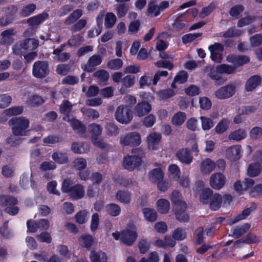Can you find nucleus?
Listing matches in <instances>:
<instances>
[{
	"label": "nucleus",
	"instance_id": "1",
	"mask_svg": "<svg viewBox=\"0 0 262 262\" xmlns=\"http://www.w3.org/2000/svg\"><path fill=\"white\" fill-rule=\"evenodd\" d=\"M9 123L12 125V134L17 137L27 136L29 134L30 120L24 117H18L11 119Z\"/></svg>",
	"mask_w": 262,
	"mask_h": 262
},
{
	"label": "nucleus",
	"instance_id": "2",
	"mask_svg": "<svg viewBox=\"0 0 262 262\" xmlns=\"http://www.w3.org/2000/svg\"><path fill=\"white\" fill-rule=\"evenodd\" d=\"M141 143V137L137 132H132L122 135L119 137V143L124 147H134L139 146Z\"/></svg>",
	"mask_w": 262,
	"mask_h": 262
},
{
	"label": "nucleus",
	"instance_id": "3",
	"mask_svg": "<svg viewBox=\"0 0 262 262\" xmlns=\"http://www.w3.org/2000/svg\"><path fill=\"white\" fill-rule=\"evenodd\" d=\"M133 117L132 112L128 106L120 105L116 108L115 118L118 122L127 124L130 123Z\"/></svg>",
	"mask_w": 262,
	"mask_h": 262
},
{
	"label": "nucleus",
	"instance_id": "4",
	"mask_svg": "<svg viewBox=\"0 0 262 262\" xmlns=\"http://www.w3.org/2000/svg\"><path fill=\"white\" fill-rule=\"evenodd\" d=\"M138 237L136 227L133 224L128 225V228L121 232V241L127 246H131Z\"/></svg>",
	"mask_w": 262,
	"mask_h": 262
},
{
	"label": "nucleus",
	"instance_id": "5",
	"mask_svg": "<svg viewBox=\"0 0 262 262\" xmlns=\"http://www.w3.org/2000/svg\"><path fill=\"white\" fill-rule=\"evenodd\" d=\"M236 92V85L234 83H229L223 86L214 92L216 98L224 100L232 97Z\"/></svg>",
	"mask_w": 262,
	"mask_h": 262
},
{
	"label": "nucleus",
	"instance_id": "6",
	"mask_svg": "<svg viewBox=\"0 0 262 262\" xmlns=\"http://www.w3.org/2000/svg\"><path fill=\"white\" fill-rule=\"evenodd\" d=\"M49 73V67L48 62L37 61L34 62L32 68L33 75L39 79L46 77Z\"/></svg>",
	"mask_w": 262,
	"mask_h": 262
},
{
	"label": "nucleus",
	"instance_id": "7",
	"mask_svg": "<svg viewBox=\"0 0 262 262\" xmlns=\"http://www.w3.org/2000/svg\"><path fill=\"white\" fill-rule=\"evenodd\" d=\"M204 73L211 79L215 81V85H221L225 83L227 79L222 77L217 70V67L208 65L204 69Z\"/></svg>",
	"mask_w": 262,
	"mask_h": 262
},
{
	"label": "nucleus",
	"instance_id": "8",
	"mask_svg": "<svg viewBox=\"0 0 262 262\" xmlns=\"http://www.w3.org/2000/svg\"><path fill=\"white\" fill-rule=\"evenodd\" d=\"M226 183V178L221 172L214 173L210 177V186L214 190H220L225 185Z\"/></svg>",
	"mask_w": 262,
	"mask_h": 262
},
{
	"label": "nucleus",
	"instance_id": "9",
	"mask_svg": "<svg viewBox=\"0 0 262 262\" xmlns=\"http://www.w3.org/2000/svg\"><path fill=\"white\" fill-rule=\"evenodd\" d=\"M102 61V57L98 54L91 56L86 63L82 65L81 68L85 72H92L95 70L96 67L99 66Z\"/></svg>",
	"mask_w": 262,
	"mask_h": 262
},
{
	"label": "nucleus",
	"instance_id": "10",
	"mask_svg": "<svg viewBox=\"0 0 262 262\" xmlns=\"http://www.w3.org/2000/svg\"><path fill=\"white\" fill-rule=\"evenodd\" d=\"M152 110L151 105L147 101H142L138 103L134 108L135 115L138 117H142L149 114Z\"/></svg>",
	"mask_w": 262,
	"mask_h": 262
},
{
	"label": "nucleus",
	"instance_id": "11",
	"mask_svg": "<svg viewBox=\"0 0 262 262\" xmlns=\"http://www.w3.org/2000/svg\"><path fill=\"white\" fill-rule=\"evenodd\" d=\"M208 49L211 53V59L216 62L220 63L222 60V52L224 50L223 45L220 43H215L208 47Z\"/></svg>",
	"mask_w": 262,
	"mask_h": 262
},
{
	"label": "nucleus",
	"instance_id": "12",
	"mask_svg": "<svg viewBox=\"0 0 262 262\" xmlns=\"http://www.w3.org/2000/svg\"><path fill=\"white\" fill-rule=\"evenodd\" d=\"M142 161L140 158H137L132 156H126L123 158V166L124 168L133 170L136 167H139L141 165Z\"/></svg>",
	"mask_w": 262,
	"mask_h": 262
},
{
	"label": "nucleus",
	"instance_id": "13",
	"mask_svg": "<svg viewBox=\"0 0 262 262\" xmlns=\"http://www.w3.org/2000/svg\"><path fill=\"white\" fill-rule=\"evenodd\" d=\"M176 157L178 160L183 164H190L193 160V156L190 150L187 148H182L176 153Z\"/></svg>",
	"mask_w": 262,
	"mask_h": 262
},
{
	"label": "nucleus",
	"instance_id": "14",
	"mask_svg": "<svg viewBox=\"0 0 262 262\" xmlns=\"http://www.w3.org/2000/svg\"><path fill=\"white\" fill-rule=\"evenodd\" d=\"M215 167V162L210 158L203 160L200 164V171L204 174H209Z\"/></svg>",
	"mask_w": 262,
	"mask_h": 262
},
{
	"label": "nucleus",
	"instance_id": "15",
	"mask_svg": "<svg viewBox=\"0 0 262 262\" xmlns=\"http://www.w3.org/2000/svg\"><path fill=\"white\" fill-rule=\"evenodd\" d=\"M227 60L233 63L235 66H243L249 62V58L246 55L236 56L234 55H229L227 57Z\"/></svg>",
	"mask_w": 262,
	"mask_h": 262
},
{
	"label": "nucleus",
	"instance_id": "16",
	"mask_svg": "<svg viewBox=\"0 0 262 262\" xmlns=\"http://www.w3.org/2000/svg\"><path fill=\"white\" fill-rule=\"evenodd\" d=\"M261 81V78L259 75H255L250 77L245 83V90L250 92L259 85Z\"/></svg>",
	"mask_w": 262,
	"mask_h": 262
},
{
	"label": "nucleus",
	"instance_id": "17",
	"mask_svg": "<svg viewBox=\"0 0 262 262\" xmlns=\"http://www.w3.org/2000/svg\"><path fill=\"white\" fill-rule=\"evenodd\" d=\"M68 194L72 200H76L80 199L84 196V188L80 184L75 185L68 192Z\"/></svg>",
	"mask_w": 262,
	"mask_h": 262
},
{
	"label": "nucleus",
	"instance_id": "18",
	"mask_svg": "<svg viewBox=\"0 0 262 262\" xmlns=\"http://www.w3.org/2000/svg\"><path fill=\"white\" fill-rule=\"evenodd\" d=\"M93 76L97 79L98 83L102 85H105L107 84V82L110 77L108 72L103 69L96 71L93 73Z\"/></svg>",
	"mask_w": 262,
	"mask_h": 262
},
{
	"label": "nucleus",
	"instance_id": "19",
	"mask_svg": "<svg viewBox=\"0 0 262 262\" xmlns=\"http://www.w3.org/2000/svg\"><path fill=\"white\" fill-rule=\"evenodd\" d=\"M161 140V135L159 133H152L147 137L146 142L149 149H155L157 145Z\"/></svg>",
	"mask_w": 262,
	"mask_h": 262
},
{
	"label": "nucleus",
	"instance_id": "20",
	"mask_svg": "<svg viewBox=\"0 0 262 262\" xmlns=\"http://www.w3.org/2000/svg\"><path fill=\"white\" fill-rule=\"evenodd\" d=\"M164 172L160 168L151 170L148 173L149 180L152 183H157L163 180Z\"/></svg>",
	"mask_w": 262,
	"mask_h": 262
},
{
	"label": "nucleus",
	"instance_id": "21",
	"mask_svg": "<svg viewBox=\"0 0 262 262\" xmlns=\"http://www.w3.org/2000/svg\"><path fill=\"white\" fill-rule=\"evenodd\" d=\"M241 147L239 145H234L227 148V157L231 160L235 161L241 157Z\"/></svg>",
	"mask_w": 262,
	"mask_h": 262
},
{
	"label": "nucleus",
	"instance_id": "22",
	"mask_svg": "<svg viewBox=\"0 0 262 262\" xmlns=\"http://www.w3.org/2000/svg\"><path fill=\"white\" fill-rule=\"evenodd\" d=\"M250 225L248 223H246L241 226H236L232 230V233L230 236L237 238L242 236L250 228Z\"/></svg>",
	"mask_w": 262,
	"mask_h": 262
},
{
	"label": "nucleus",
	"instance_id": "23",
	"mask_svg": "<svg viewBox=\"0 0 262 262\" xmlns=\"http://www.w3.org/2000/svg\"><path fill=\"white\" fill-rule=\"evenodd\" d=\"M91 262H107V256L105 253L102 251H92L90 254Z\"/></svg>",
	"mask_w": 262,
	"mask_h": 262
},
{
	"label": "nucleus",
	"instance_id": "24",
	"mask_svg": "<svg viewBox=\"0 0 262 262\" xmlns=\"http://www.w3.org/2000/svg\"><path fill=\"white\" fill-rule=\"evenodd\" d=\"M161 12L160 7L156 4L154 1L150 2L147 6L146 14L150 17H156Z\"/></svg>",
	"mask_w": 262,
	"mask_h": 262
},
{
	"label": "nucleus",
	"instance_id": "25",
	"mask_svg": "<svg viewBox=\"0 0 262 262\" xmlns=\"http://www.w3.org/2000/svg\"><path fill=\"white\" fill-rule=\"evenodd\" d=\"M38 41L34 38H28L20 42L23 49L25 50H33L38 46Z\"/></svg>",
	"mask_w": 262,
	"mask_h": 262
},
{
	"label": "nucleus",
	"instance_id": "26",
	"mask_svg": "<svg viewBox=\"0 0 262 262\" xmlns=\"http://www.w3.org/2000/svg\"><path fill=\"white\" fill-rule=\"evenodd\" d=\"M222 202V195L218 193H214L212 196L210 201L209 206L210 209L214 211L218 210L221 207Z\"/></svg>",
	"mask_w": 262,
	"mask_h": 262
},
{
	"label": "nucleus",
	"instance_id": "27",
	"mask_svg": "<svg viewBox=\"0 0 262 262\" xmlns=\"http://www.w3.org/2000/svg\"><path fill=\"white\" fill-rule=\"evenodd\" d=\"M49 15L47 13H42L36 16L29 18L27 23L31 26H36L41 24L43 20L47 19Z\"/></svg>",
	"mask_w": 262,
	"mask_h": 262
},
{
	"label": "nucleus",
	"instance_id": "28",
	"mask_svg": "<svg viewBox=\"0 0 262 262\" xmlns=\"http://www.w3.org/2000/svg\"><path fill=\"white\" fill-rule=\"evenodd\" d=\"M261 171V165L258 163L250 164L247 170L248 176L251 177H255L259 174Z\"/></svg>",
	"mask_w": 262,
	"mask_h": 262
},
{
	"label": "nucleus",
	"instance_id": "29",
	"mask_svg": "<svg viewBox=\"0 0 262 262\" xmlns=\"http://www.w3.org/2000/svg\"><path fill=\"white\" fill-rule=\"evenodd\" d=\"M106 135L110 137L117 136L119 133V129L117 125L111 122H106L104 126Z\"/></svg>",
	"mask_w": 262,
	"mask_h": 262
},
{
	"label": "nucleus",
	"instance_id": "30",
	"mask_svg": "<svg viewBox=\"0 0 262 262\" xmlns=\"http://www.w3.org/2000/svg\"><path fill=\"white\" fill-rule=\"evenodd\" d=\"M52 158L55 162L60 164L67 163L69 161L67 154L60 151L53 152Z\"/></svg>",
	"mask_w": 262,
	"mask_h": 262
},
{
	"label": "nucleus",
	"instance_id": "31",
	"mask_svg": "<svg viewBox=\"0 0 262 262\" xmlns=\"http://www.w3.org/2000/svg\"><path fill=\"white\" fill-rule=\"evenodd\" d=\"M186 119V115L183 112H178L174 114L171 119V123L175 126H180Z\"/></svg>",
	"mask_w": 262,
	"mask_h": 262
},
{
	"label": "nucleus",
	"instance_id": "32",
	"mask_svg": "<svg viewBox=\"0 0 262 262\" xmlns=\"http://www.w3.org/2000/svg\"><path fill=\"white\" fill-rule=\"evenodd\" d=\"M83 12L81 9H76L73 11L64 20V23L70 25L78 20L82 15Z\"/></svg>",
	"mask_w": 262,
	"mask_h": 262
},
{
	"label": "nucleus",
	"instance_id": "33",
	"mask_svg": "<svg viewBox=\"0 0 262 262\" xmlns=\"http://www.w3.org/2000/svg\"><path fill=\"white\" fill-rule=\"evenodd\" d=\"M246 136L247 134L245 130L243 129H238L231 132L228 136V139L229 140L238 141L245 139Z\"/></svg>",
	"mask_w": 262,
	"mask_h": 262
},
{
	"label": "nucleus",
	"instance_id": "34",
	"mask_svg": "<svg viewBox=\"0 0 262 262\" xmlns=\"http://www.w3.org/2000/svg\"><path fill=\"white\" fill-rule=\"evenodd\" d=\"M70 122L73 129L77 134L82 136L85 133L86 127L80 121L74 119Z\"/></svg>",
	"mask_w": 262,
	"mask_h": 262
},
{
	"label": "nucleus",
	"instance_id": "35",
	"mask_svg": "<svg viewBox=\"0 0 262 262\" xmlns=\"http://www.w3.org/2000/svg\"><path fill=\"white\" fill-rule=\"evenodd\" d=\"M117 21V17L113 12H107L105 15L104 26L107 29L112 28Z\"/></svg>",
	"mask_w": 262,
	"mask_h": 262
},
{
	"label": "nucleus",
	"instance_id": "36",
	"mask_svg": "<svg viewBox=\"0 0 262 262\" xmlns=\"http://www.w3.org/2000/svg\"><path fill=\"white\" fill-rule=\"evenodd\" d=\"M142 212L145 219L148 222H154L157 220V213L154 209L149 208H145L143 209Z\"/></svg>",
	"mask_w": 262,
	"mask_h": 262
},
{
	"label": "nucleus",
	"instance_id": "37",
	"mask_svg": "<svg viewBox=\"0 0 262 262\" xmlns=\"http://www.w3.org/2000/svg\"><path fill=\"white\" fill-rule=\"evenodd\" d=\"M213 191L209 188L203 189L200 196V200L203 204H208L210 202L211 198L213 195Z\"/></svg>",
	"mask_w": 262,
	"mask_h": 262
},
{
	"label": "nucleus",
	"instance_id": "38",
	"mask_svg": "<svg viewBox=\"0 0 262 262\" xmlns=\"http://www.w3.org/2000/svg\"><path fill=\"white\" fill-rule=\"evenodd\" d=\"M45 100L43 97L38 95L31 96L28 100V103L32 106L35 107L43 104Z\"/></svg>",
	"mask_w": 262,
	"mask_h": 262
},
{
	"label": "nucleus",
	"instance_id": "39",
	"mask_svg": "<svg viewBox=\"0 0 262 262\" xmlns=\"http://www.w3.org/2000/svg\"><path fill=\"white\" fill-rule=\"evenodd\" d=\"M79 241L82 247L90 248L94 243V238L90 235H83L79 237Z\"/></svg>",
	"mask_w": 262,
	"mask_h": 262
},
{
	"label": "nucleus",
	"instance_id": "40",
	"mask_svg": "<svg viewBox=\"0 0 262 262\" xmlns=\"http://www.w3.org/2000/svg\"><path fill=\"white\" fill-rule=\"evenodd\" d=\"M128 6L125 3H121L116 5L115 11L119 18L124 17L128 11Z\"/></svg>",
	"mask_w": 262,
	"mask_h": 262
},
{
	"label": "nucleus",
	"instance_id": "41",
	"mask_svg": "<svg viewBox=\"0 0 262 262\" xmlns=\"http://www.w3.org/2000/svg\"><path fill=\"white\" fill-rule=\"evenodd\" d=\"M230 121L227 119L221 120L215 127V131L217 134H222L229 127Z\"/></svg>",
	"mask_w": 262,
	"mask_h": 262
},
{
	"label": "nucleus",
	"instance_id": "42",
	"mask_svg": "<svg viewBox=\"0 0 262 262\" xmlns=\"http://www.w3.org/2000/svg\"><path fill=\"white\" fill-rule=\"evenodd\" d=\"M106 211L111 216H116L120 214L121 212V208L117 204H110L106 205Z\"/></svg>",
	"mask_w": 262,
	"mask_h": 262
},
{
	"label": "nucleus",
	"instance_id": "43",
	"mask_svg": "<svg viewBox=\"0 0 262 262\" xmlns=\"http://www.w3.org/2000/svg\"><path fill=\"white\" fill-rule=\"evenodd\" d=\"M103 128L101 125L97 123H92L89 126L90 133L92 134V137H98L102 134Z\"/></svg>",
	"mask_w": 262,
	"mask_h": 262
},
{
	"label": "nucleus",
	"instance_id": "44",
	"mask_svg": "<svg viewBox=\"0 0 262 262\" xmlns=\"http://www.w3.org/2000/svg\"><path fill=\"white\" fill-rule=\"evenodd\" d=\"M157 209L161 213H166L169 209V203L165 199H160L157 202Z\"/></svg>",
	"mask_w": 262,
	"mask_h": 262
},
{
	"label": "nucleus",
	"instance_id": "45",
	"mask_svg": "<svg viewBox=\"0 0 262 262\" xmlns=\"http://www.w3.org/2000/svg\"><path fill=\"white\" fill-rule=\"evenodd\" d=\"M18 8L16 5H10L4 7L2 9V11L4 12L7 16H13L18 12Z\"/></svg>",
	"mask_w": 262,
	"mask_h": 262
},
{
	"label": "nucleus",
	"instance_id": "46",
	"mask_svg": "<svg viewBox=\"0 0 262 262\" xmlns=\"http://www.w3.org/2000/svg\"><path fill=\"white\" fill-rule=\"evenodd\" d=\"M168 171L170 176L172 178L178 181L180 177V169L176 164H171L168 167Z\"/></svg>",
	"mask_w": 262,
	"mask_h": 262
},
{
	"label": "nucleus",
	"instance_id": "47",
	"mask_svg": "<svg viewBox=\"0 0 262 262\" xmlns=\"http://www.w3.org/2000/svg\"><path fill=\"white\" fill-rule=\"evenodd\" d=\"M35 9L36 6L35 4H29L21 8L19 14L21 16L26 17L32 14Z\"/></svg>",
	"mask_w": 262,
	"mask_h": 262
},
{
	"label": "nucleus",
	"instance_id": "48",
	"mask_svg": "<svg viewBox=\"0 0 262 262\" xmlns=\"http://www.w3.org/2000/svg\"><path fill=\"white\" fill-rule=\"evenodd\" d=\"M14 167L12 165H6L2 168V175L7 178L13 177L14 176Z\"/></svg>",
	"mask_w": 262,
	"mask_h": 262
},
{
	"label": "nucleus",
	"instance_id": "49",
	"mask_svg": "<svg viewBox=\"0 0 262 262\" xmlns=\"http://www.w3.org/2000/svg\"><path fill=\"white\" fill-rule=\"evenodd\" d=\"M122 85L125 88L133 86L135 82V77L132 75H127L121 80Z\"/></svg>",
	"mask_w": 262,
	"mask_h": 262
},
{
	"label": "nucleus",
	"instance_id": "50",
	"mask_svg": "<svg viewBox=\"0 0 262 262\" xmlns=\"http://www.w3.org/2000/svg\"><path fill=\"white\" fill-rule=\"evenodd\" d=\"M116 199L120 202L127 204L130 202V196L128 192L123 191H118L116 195Z\"/></svg>",
	"mask_w": 262,
	"mask_h": 262
},
{
	"label": "nucleus",
	"instance_id": "51",
	"mask_svg": "<svg viewBox=\"0 0 262 262\" xmlns=\"http://www.w3.org/2000/svg\"><path fill=\"white\" fill-rule=\"evenodd\" d=\"M217 70L219 73H226L227 74H231L233 73L235 70V68L232 66L227 65L226 64H222L217 66Z\"/></svg>",
	"mask_w": 262,
	"mask_h": 262
},
{
	"label": "nucleus",
	"instance_id": "52",
	"mask_svg": "<svg viewBox=\"0 0 262 262\" xmlns=\"http://www.w3.org/2000/svg\"><path fill=\"white\" fill-rule=\"evenodd\" d=\"M200 120L202 123V129L207 130L211 129L214 125L212 119L205 116H201Z\"/></svg>",
	"mask_w": 262,
	"mask_h": 262
},
{
	"label": "nucleus",
	"instance_id": "53",
	"mask_svg": "<svg viewBox=\"0 0 262 262\" xmlns=\"http://www.w3.org/2000/svg\"><path fill=\"white\" fill-rule=\"evenodd\" d=\"M123 66V61L120 59H115L109 61L107 63L108 69L117 70L121 68Z\"/></svg>",
	"mask_w": 262,
	"mask_h": 262
},
{
	"label": "nucleus",
	"instance_id": "54",
	"mask_svg": "<svg viewBox=\"0 0 262 262\" xmlns=\"http://www.w3.org/2000/svg\"><path fill=\"white\" fill-rule=\"evenodd\" d=\"M175 94V92L171 89L161 90L158 93L160 100H165L172 97Z\"/></svg>",
	"mask_w": 262,
	"mask_h": 262
},
{
	"label": "nucleus",
	"instance_id": "55",
	"mask_svg": "<svg viewBox=\"0 0 262 262\" xmlns=\"http://www.w3.org/2000/svg\"><path fill=\"white\" fill-rule=\"evenodd\" d=\"M187 236L186 232H185V230L178 228L174 230L172 233V237L178 241H182Z\"/></svg>",
	"mask_w": 262,
	"mask_h": 262
},
{
	"label": "nucleus",
	"instance_id": "56",
	"mask_svg": "<svg viewBox=\"0 0 262 262\" xmlns=\"http://www.w3.org/2000/svg\"><path fill=\"white\" fill-rule=\"evenodd\" d=\"M73 105L67 100H63L60 105V112L62 114L68 115L72 110Z\"/></svg>",
	"mask_w": 262,
	"mask_h": 262
},
{
	"label": "nucleus",
	"instance_id": "57",
	"mask_svg": "<svg viewBox=\"0 0 262 262\" xmlns=\"http://www.w3.org/2000/svg\"><path fill=\"white\" fill-rule=\"evenodd\" d=\"M199 104L201 108L204 110H209L212 105L211 100L207 97H200Z\"/></svg>",
	"mask_w": 262,
	"mask_h": 262
},
{
	"label": "nucleus",
	"instance_id": "58",
	"mask_svg": "<svg viewBox=\"0 0 262 262\" xmlns=\"http://www.w3.org/2000/svg\"><path fill=\"white\" fill-rule=\"evenodd\" d=\"M156 121V116L153 114H150L146 116L142 121V122L145 127L149 128L152 127Z\"/></svg>",
	"mask_w": 262,
	"mask_h": 262
},
{
	"label": "nucleus",
	"instance_id": "59",
	"mask_svg": "<svg viewBox=\"0 0 262 262\" xmlns=\"http://www.w3.org/2000/svg\"><path fill=\"white\" fill-rule=\"evenodd\" d=\"M11 97L6 94L0 95V108L7 107L11 102Z\"/></svg>",
	"mask_w": 262,
	"mask_h": 262
},
{
	"label": "nucleus",
	"instance_id": "60",
	"mask_svg": "<svg viewBox=\"0 0 262 262\" xmlns=\"http://www.w3.org/2000/svg\"><path fill=\"white\" fill-rule=\"evenodd\" d=\"M86 24L87 21L86 19H81L71 27V30L74 32L79 31L84 28Z\"/></svg>",
	"mask_w": 262,
	"mask_h": 262
},
{
	"label": "nucleus",
	"instance_id": "61",
	"mask_svg": "<svg viewBox=\"0 0 262 262\" xmlns=\"http://www.w3.org/2000/svg\"><path fill=\"white\" fill-rule=\"evenodd\" d=\"M82 37L79 34H77L71 36L68 41V44L70 46H78L82 43Z\"/></svg>",
	"mask_w": 262,
	"mask_h": 262
},
{
	"label": "nucleus",
	"instance_id": "62",
	"mask_svg": "<svg viewBox=\"0 0 262 262\" xmlns=\"http://www.w3.org/2000/svg\"><path fill=\"white\" fill-rule=\"evenodd\" d=\"M88 213L85 210L80 211L77 213L75 216L76 222L80 224L85 223L87 220Z\"/></svg>",
	"mask_w": 262,
	"mask_h": 262
},
{
	"label": "nucleus",
	"instance_id": "63",
	"mask_svg": "<svg viewBox=\"0 0 262 262\" xmlns=\"http://www.w3.org/2000/svg\"><path fill=\"white\" fill-rule=\"evenodd\" d=\"M251 45L253 47L259 46L262 44V35L260 34H255L250 38Z\"/></svg>",
	"mask_w": 262,
	"mask_h": 262
},
{
	"label": "nucleus",
	"instance_id": "64",
	"mask_svg": "<svg viewBox=\"0 0 262 262\" xmlns=\"http://www.w3.org/2000/svg\"><path fill=\"white\" fill-rule=\"evenodd\" d=\"M250 136L253 139H258L262 136V128L255 126L250 132Z\"/></svg>",
	"mask_w": 262,
	"mask_h": 262
}]
</instances>
